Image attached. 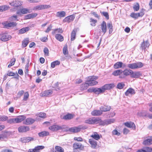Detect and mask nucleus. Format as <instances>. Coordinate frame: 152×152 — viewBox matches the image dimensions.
<instances>
[{"label": "nucleus", "mask_w": 152, "mask_h": 152, "mask_svg": "<svg viewBox=\"0 0 152 152\" xmlns=\"http://www.w3.org/2000/svg\"><path fill=\"white\" fill-rule=\"evenodd\" d=\"M28 62L26 65L25 67V74H28V67H29Z\"/></svg>", "instance_id": "69168bd1"}, {"label": "nucleus", "mask_w": 152, "mask_h": 152, "mask_svg": "<svg viewBox=\"0 0 152 152\" xmlns=\"http://www.w3.org/2000/svg\"><path fill=\"white\" fill-rule=\"evenodd\" d=\"M60 62L58 61H55L52 62L51 64V67L53 68L55 67L56 66L59 65Z\"/></svg>", "instance_id": "a18cd8bd"}, {"label": "nucleus", "mask_w": 152, "mask_h": 152, "mask_svg": "<svg viewBox=\"0 0 152 152\" xmlns=\"http://www.w3.org/2000/svg\"><path fill=\"white\" fill-rule=\"evenodd\" d=\"M73 147L75 149H80L84 148V146L80 143H75L73 145Z\"/></svg>", "instance_id": "4be33fe9"}, {"label": "nucleus", "mask_w": 152, "mask_h": 152, "mask_svg": "<svg viewBox=\"0 0 152 152\" xmlns=\"http://www.w3.org/2000/svg\"><path fill=\"white\" fill-rule=\"evenodd\" d=\"M91 137L97 140L100 139L99 135L96 132L94 134L91 135Z\"/></svg>", "instance_id": "79ce46f5"}, {"label": "nucleus", "mask_w": 152, "mask_h": 152, "mask_svg": "<svg viewBox=\"0 0 152 152\" xmlns=\"http://www.w3.org/2000/svg\"><path fill=\"white\" fill-rule=\"evenodd\" d=\"M39 117L43 118H45L46 117V114L45 113H40L38 114Z\"/></svg>", "instance_id": "0e129e2a"}, {"label": "nucleus", "mask_w": 152, "mask_h": 152, "mask_svg": "<svg viewBox=\"0 0 152 152\" xmlns=\"http://www.w3.org/2000/svg\"><path fill=\"white\" fill-rule=\"evenodd\" d=\"M141 75L140 72H134L132 71V73H131V77L132 78H138Z\"/></svg>", "instance_id": "a878e982"}, {"label": "nucleus", "mask_w": 152, "mask_h": 152, "mask_svg": "<svg viewBox=\"0 0 152 152\" xmlns=\"http://www.w3.org/2000/svg\"><path fill=\"white\" fill-rule=\"evenodd\" d=\"M65 16L66 12L64 11L58 12L56 14V16L57 17H64Z\"/></svg>", "instance_id": "393cba45"}, {"label": "nucleus", "mask_w": 152, "mask_h": 152, "mask_svg": "<svg viewBox=\"0 0 152 152\" xmlns=\"http://www.w3.org/2000/svg\"><path fill=\"white\" fill-rule=\"evenodd\" d=\"M29 30V27H26L23 28L19 31V34H22L25 33L26 32L28 31Z\"/></svg>", "instance_id": "c756f323"}, {"label": "nucleus", "mask_w": 152, "mask_h": 152, "mask_svg": "<svg viewBox=\"0 0 152 152\" xmlns=\"http://www.w3.org/2000/svg\"><path fill=\"white\" fill-rule=\"evenodd\" d=\"M130 16L132 18H134L135 19H137L138 18L137 16V14L134 12L131 13Z\"/></svg>", "instance_id": "e2e57ef3"}, {"label": "nucleus", "mask_w": 152, "mask_h": 152, "mask_svg": "<svg viewBox=\"0 0 152 152\" xmlns=\"http://www.w3.org/2000/svg\"><path fill=\"white\" fill-rule=\"evenodd\" d=\"M33 10H43L42 5H38L34 7Z\"/></svg>", "instance_id": "603ef678"}, {"label": "nucleus", "mask_w": 152, "mask_h": 152, "mask_svg": "<svg viewBox=\"0 0 152 152\" xmlns=\"http://www.w3.org/2000/svg\"><path fill=\"white\" fill-rule=\"evenodd\" d=\"M100 28L102 32L103 33V34H104L106 32L107 30L106 23L104 21H103L101 24Z\"/></svg>", "instance_id": "4468645a"}, {"label": "nucleus", "mask_w": 152, "mask_h": 152, "mask_svg": "<svg viewBox=\"0 0 152 152\" xmlns=\"http://www.w3.org/2000/svg\"><path fill=\"white\" fill-rule=\"evenodd\" d=\"M63 54L65 55L67 54L68 53L67 46H65L63 48Z\"/></svg>", "instance_id": "bf43d9fd"}, {"label": "nucleus", "mask_w": 152, "mask_h": 152, "mask_svg": "<svg viewBox=\"0 0 152 152\" xmlns=\"http://www.w3.org/2000/svg\"><path fill=\"white\" fill-rule=\"evenodd\" d=\"M8 119V117L5 115L0 116V121H6Z\"/></svg>", "instance_id": "864d4df0"}, {"label": "nucleus", "mask_w": 152, "mask_h": 152, "mask_svg": "<svg viewBox=\"0 0 152 152\" xmlns=\"http://www.w3.org/2000/svg\"><path fill=\"white\" fill-rule=\"evenodd\" d=\"M98 78V77L95 76H92L88 77L86 78L87 80L86 81L87 83L89 86H93L96 84L98 82L95 80Z\"/></svg>", "instance_id": "f257e3e1"}, {"label": "nucleus", "mask_w": 152, "mask_h": 152, "mask_svg": "<svg viewBox=\"0 0 152 152\" xmlns=\"http://www.w3.org/2000/svg\"><path fill=\"white\" fill-rule=\"evenodd\" d=\"M123 72L124 75L125 76L129 75H131V73H132V71L131 69H126L123 71Z\"/></svg>", "instance_id": "7c9ffc66"}, {"label": "nucleus", "mask_w": 152, "mask_h": 152, "mask_svg": "<svg viewBox=\"0 0 152 152\" xmlns=\"http://www.w3.org/2000/svg\"><path fill=\"white\" fill-rule=\"evenodd\" d=\"M52 91L51 90L46 91L44 92L42 94V96H48L52 94Z\"/></svg>", "instance_id": "c9c22d12"}, {"label": "nucleus", "mask_w": 152, "mask_h": 152, "mask_svg": "<svg viewBox=\"0 0 152 152\" xmlns=\"http://www.w3.org/2000/svg\"><path fill=\"white\" fill-rule=\"evenodd\" d=\"M143 66V64L141 62H137L132 64H129L127 65L128 68L131 69H136L137 68L142 67Z\"/></svg>", "instance_id": "f03ea898"}, {"label": "nucleus", "mask_w": 152, "mask_h": 152, "mask_svg": "<svg viewBox=\"0 0 152 152\" xmlns=\"http://www.w3.org/2000/svg\"><path fill=\"white\" fill-rule=\"evenodd\" d=\"M29 95L28 92H26L24 94L23 100V101H26L28 98Z\"/></svg>", "instance_id": "5fc2aeb1"}, {"label": "nucleus", "mask_w": 152, "mask_h": 152, "mask_svg": "<svg viewBox=\"0 0 152 152\" xmlns=\"http://www.w3.org/2000/svg\"><path fill=\"white\" fill-rule=\"evenodd\" d=\"M152 144V139H148L144 140L143 144L145 145H150Z\"/></svg>", "instance_id": "f704fd0d"}, {"label": "nucleus", "mask_w": 152, "mask_h": 152, "mask_svg": "<svg viewBox=\"0 0 152 152\" xmlns=\"http://www.w3.org/2000/svg\"><path fill=\"white\" fill-rule=\"evenodd\" d=\"M56 39L60 42H62L64 40L63 37L60 34H57L55 36Z\"/></svg>", "instance_id": "58836bf2"}, {"label": "nucleus", "mask_w": 152, "mask_h": 152, "mask_svg": "<svg viewBox=\"0 0 152 152\" xmlns=\"http://www.w3.org/2000/svg\"><path fill=\"white\" fill-rule=\"evenodd\" d=\"M123 72V70L121 69L117 70L113 72L112 75L114 76H117L121 75Z\"/></svg>", "instance_id": "473e14b6"}, {"label": "nucleus", "mask_w": 152, "mask_h": 152, "mask_svg": "<svg viewBox=\"0 0 152 152\" xmlns=\"http://www.w3.org/2000/svg\"><path fill=\"white\" fill-rule=\"evenodd\" d=\"M15 60H16L15 58H12L10 62V64L8 66V67L10 68L11 66L13 65L15 63Z\"/></svg>", "instance_id": "8fccbe9b"}, {"label": "nucleus", "mask_w": 152, "mask_h": 152, "mask_svg": "<svg viewBox=\"0 0 152 152\" xmlns=\"http://www.w3.org/2000/svg\"><path fill=\"white\" fill-rule=\"evenodd\" d=\"M34 140V139L33 138L28 137L21 138L20 140L23 143H26Z\"/></svg>", "instance_id": "a211bd4d"}, {"label": "nucleus", "mask_w": 152, "mask_h": 152, "mask_svg": "<svg viewBox=\"0 0 152 152\" xmlns=\"http://www.w3.org/2000/svg\"><path fill=\"white\" fill-rule=\"evenodd\" d=\"M107 26L108 28H109V34H110L113 31L112 24L111 23H107Z\"/></svg>", "instance_id": "c03bdc74"}, {"label": "nucleus", "mask_w": 152, "mask_h": 152, "mask_svg": "<svg viewBox=\"0 0 152 152\" xmlns=\"http://www.w3.org/2000/svg\"><path fill=\"white\" fill-rule=\"evenodd\" d=\"M49 133L47 131H44L38 133L39 136L40 137H44L49 135Z\"/></svg>", "instance_id": "2f4dec72"}, {"label": "nucleus", "mask_w": 152, "mask_h": 152, "mask_svg": "<svg viewBox=\"0 0 152 152\" xmlns=\"http://www.w3.org/2000/svg\"><path fill=\"white\" fill-rule=\"evenodd\" d=\"M55 149L56 152H64V150L63 148L59 146H56Z\"/></svg>", "instance_id": "de8ad7c7"}, {"label": "nucleus", "mask_w": 152, "mask_h": 152, "mask_svg": "<svg viewBox=\"0 0 152 152\" xmlns=\"http://www.w3.org/2000/svg\"><path fill=\"white\" fill-rule=\"evenodd\" d=\"M125 85L124 83L121 82L118 83L117 86V88L119 89H122Z\"/></svg>", "instance_id": "09e8293b"}, {"label": "nucleus", "mask_w": 152, "mask_h": 152, "mask_svg": "<svg viewBox=\"0 0 152 152\" xmlns=\"http://www.w3.org/2000/svg\"><path fill=\"white\" fill-rule=\"evenodd\" d=\"M149 44L148 40L144 41L143 40V42L141 44L140 48L142 50H145L146 48H148L149 46Z\"/></svg>", "instance_id": "9b49d317"}, {"label": "nucleus", "mask_w": 152, "mask_h": 152, "mask_svg": "<svg viewBox=\"0 0 152 152\" xmlns=\"http://www.w3.org/2000/svg\"><path fill=\"white\" fill-rule=\"evenodd\" d=\"M89 142L91 145V147L93 148H95L97 146V142L96 141L94 140L93 139H90L89 140Z\"/></svg>", "instance_id": "412c9836"}, {"label": "nucleus", "mask_w": 152, "mask_h": 152, "mask_svg": "<svg viewBox=\"0 0 152 152\" xmlns=\"http://www.w3.org/2000/svg\"><path fill=\"white\" fill-rule=\"evenodd\" d=\"M20 119V121L21 122L26 118V117L24 115H20L18 116Z\"/></svg>", "instance_id": "338daca9"}, {"label": "nucleus", "mask_w": 152, "mask_h": 152, "mask_svg": "<svg viewBox=\"0 0 152 152\" xmlns=\"http://www.w3.org/2000/svg\"><path fill=\"white\" fill-rule=\"evenodd\" d=\"M22 2L19 1H15L10 3V4L11 6L18 7L21 6L22 4Z\"/></svg>", "instance_id": "ddd939ff"}, {"label": "nucleus", "mask_w": 152, "mask_h": 152, "mask_svg": "<svg viewBox=\"0 0 152 152\" xmlns=\"http://www.w3.org/2000/svg\"><path fill=\"white\" fill-rule=\"evenodd\" d=\"M100 13L105 17L107 19H109V16L108 12H100Z\"/></svg>", "instance_id": "4d7b16f0"}, {"label": "nucleus", "mask_w": 152, "mask_h": 152, "mask_svg": "<svg viewBox=\"0 0 152 152\" xmlns=\"http://www.w3.org/2000/svg\"><path fill=\"white\" fill-rule=\"evenodd\" d=\"M15 119L14 118H11L9 119H7V122L8 123H10V124H13V123H15Z\"/></svg>", "instance_id": "680f3d73"}, {"label": "nucleus", "mask_w": 152, "mask_h": 152, "mask_svg": "<svg viewBox=\"0 0 152 152\" xmlns=\"http://www.w3.org/2000/svg\"><path fill=\"white\" fill-rule=\"evenodd\" d=\"M75 17V15H71L68 16L65 18L63 20L64 22H68L69 23L73 21Z\"/></svg>", "instance_id": "1a4fd4ad"}, {"label": "nucleus", "mask_w": 152, "mask_h": 152, "mask_svg": "<svg viewBox=\"0 0 152 152\" xmlns=\"http://www.w3.org/2000/svg\"><path fill=\"white\" fill-rule=\"evenodd\" d=\"M18 130L20 132H23L28 131L29 130V128L28 126H21L18 127Z\"/></svg>", "instance_id": "f8f14e48"}, {"label": "nucleus", "mask_w": 152, "mask_h": 152, "mask_svg": "<svg viewBox=\"0 0 152 152\" xmlns=\"http://www.w3.org/2000/svg\"><path fill=\"white\" fill-rule=\"evenodd\" d=\"M115 121V120L113 118L108 119L107 120H104L102 124L103 125H107L114 123Z\"/></svg>", "instance_id": "6ab92c4d"}, {"label": "nucleus", "mask_w": 152, "mask_h": 152, "mask_svg": "<svg viewBox=\"0 0 152 152\" xmlns=\"http://www.w3.org/2000/svg\"><path fill=\"white\" fill-rule=\"evenodd\" d=\"M44 52L45 55L48 56H49V53L48 49L46 47L44 49Z\"/></svg>", "instance_id": "052dcab7"}, {"label": "nucleus", "mask_w": 152, "mask_h": 152, "mask_svg": "<svg viewBox=\"0 0 152 152\" xmlns=\"http://www.w3.org/2000/svg\"><path fill=\"white\" fill-rule=\"evenodd\" d=\"M31 12L30 11V10L26 8H23L21 9V13L23 14H26Z\"/></svg>", "instance_id": "49530a36"}, {"label": "nucleus", "mask_w": 152, "mask_h": 152, "mask_svg": "<svg viewBox=\"0 0 152 152\" xmlns=\"http://www.w3.org/2000/svg\"><path fill=\"white\" fill-rule=\"evenodd\" d=\"M49 129L52 131H57L62 129V127L60 126L54 125L50 126Z\"/></svg>", "instance_id": "6e6552de"}, {"label": "nucleus", "mask_w": 152, "mask_h": 152, "mask_svg": "<svg viewBox=\"0 0 152 152\" xmlns=\"http://www.w3.org/2000/svg\"><path fill=\"white\" fill-rule=\"evenodd\" d=\"M10 7L7 5H3L0 6V12H3L8 10Z\"/></svg>", "instance_id": "a19ab883"}, {"label": "nucleus", "mask_w": 152, "mask_h": 152, "mask_svg": "<svg viewBox=\"0 0 152 152\" xmlns=\"http://www.w3.org/2000/svg\"><path fill=\"white\" fill-rule=\"evenodd\" d=\"M89 86V85H88L86 81L85 83L82 84L81 85L80 89L82 90H85Z\"/></svg>", "instance_id": "37998d69"}, {"label": "nucleus", "mask_w": 152, "mask_h": 152, "mask_svg": "<svg viewBox=\"0 0 152 152\" xmlns=\"http://www.w3.org/2000/svg\"><path fill=\"white\" fill-rule=\"evenodd\" d=\"M37 15V13H34L26 15L25 16V18L26 19H28L35 17Z\"/></svg>", "instance_id": "b1692460"}, {"label": "nucleus", "mask_w": 152, "mask_h": 152, "mask_svg": "<svg viewBox=\"0 0 152 152\" xmlns=\"http://www.w3.org/2000/svg\"><path fill=\"white\" fill-rule=\"evenodd\" d=\"M11 38V36L7 34H4L2 35L1 40L3 41H7Z\"/></svg>", "instance_id": "2eb2a0df"}, {"label": "nucleus", "mask_w": 152, "mask_h": 152, "mask_svg": "<svg viewBox=\"0 0 152 152\" xmlns=\"http://www.w3.org/2000/svg\"><path fill=\"white\" fill-rule=\"evenodd\" d=\"M146 152H151L152 151V148H151L148 147H146L144 148Z\"/></svg>", "instance_id": "774afa93"}, {"label": "nucleus", "mask_w": 152, "mask_h": 152, "mask_svg": "<svg viewBox=\"0 0 152 152\" xmlns=\"http://www.w3.org/2000/svg\"><path fill=\"white\" fill-rule=\"evenodd\" d=\"M124 125L126 127L129 128H135V125L134 123L132 122H126L124 123Z\"/></svg>", "instance_id": "cd10ccee"}, {"label": "nucleus", "mask_w": 152, "mask_h": 152, "mask_svg": "<svg viewBox=\"0 0 152 152\" xmlns=\"http://www.w3.org/2000/svg\"><path fill=\"white\" fill-rule=\"evenodd\" d=\"M114 85L112 84H106L101 88V89L102 91L104 93L106 90H109L114 86Z\"/></svg>", "instance_id": "9d476101"}, {"label": "nucleus", "mask_w": 152, "mask_h": 152, "mask_svg": "<svg viewBox=\"0 0 152 152\" xmlns=\"http://www.w3.org/2000/svg\"><path fill=\"white\" fill-rule=\"evenodd\" d=\"M94 93L96 94H99L103 93L101 88H94Z\"/></svg>", "instance_id": "e433bc0d"}, {"label": "nucleus", "mask_w": 152, "mask_h": 152, "mask_svg": "<svg viewBox=\"0 0 152 152\" xmlns=\"http://www.w3.org/2000/svg\"><path fill=\"white\" fill-rule=\"evenodd\" d=\"M99 119L96 118H90L85 121V123L89 124H96L99 123Z\"/></svg>", "instance_id": "39448f33"}, {"label": "nucleus", "mask_w": 152, "mask_h": 152, "mask_svg": "<svg viewBox=\"0 0 152 152\" xmlns=\"http://www.w3.org/2000/svg\"><path fill=\"white\" fill-rule=\"evenodd\" d=\"M123 63L121 62H118L115 63L113 66L114 68L115 69L121 68L122 67Z\"/></svg>", "instance_id": "bb28decb"}, {"label": "nucleus", "mask_w": 152, "mask_h": 152, "mask_svg": "<svg viewBox=\"0 0 152 152\" xmlns=\"http://www.w3.org/2000/svg\"><path fill=\"white\" fill-rule=\"evenodd\" d=\"M76 31H77L76 29H74L72 31L71 34V41H73L75 39L76 37Z\"/></svg>", "instance_id": "72a5a7b5"}, {"label": "nucleus", "mask_w": 152, "mask_h": 152, "mask_svg": "<svg viewBox=\"0 0 152 152\" xmlns=\"http://www.w3.org/2000/svg\"><path fill=\"white\" fill-rule=\"evenodd\" d=\"M139 8L140 6L139 4L138 3L134 4L133 7V9L135 11H138L139 10Z\"/></svg>", "instance_id": "3c124183"}, {"label": "nucleus", "mask_w": 152, "mask_h": 152, "mask_svg": "<svg viewBox=\"0 0 152 152\" xmlns=\"http://www.w3.org/2000/svg\"><path fill=\"white\" fill-rule=\"evenodd\" d=\"M111 109V107L109 106L104 105L101 106L100 109L102 112H106L109 111Z\"/></svg>", "instance_id": "aec40b11"}, {"label": "nucleus", "mask_w": 152, "mask_h": 152, "mask_svg": "<svg viewBox=\"0 0 152 152\" xmlns=\"http://www.w3.org/2000/svg\"><path fill=\"white\" fill-rule=\"evenodd\" d=\"M83 128L82 126L80 125L77 127H71L69 129V131L74 133L77 132H79Z\"/></svg>", "instance_id": "0eeeda50"}, {"label": "nucleus", "mask_w": 152, "mask_h": 152, "mask_svg": "<svg viewBox=\"0 0 152 152\" xmlns=\"http://www.w3.org/2000/svg\"><path fill=\"white\" fill-rule=\"evenodd\" d=\"M102 114V111L99 110H94L92 112L91 114L94 116H99Z\"/></svg>", "instance_id": "c85d7f7f"}, {"label": "nucleus", "mask_w": 152, "mask_h": 152, "mask_svg": "<svg viewBox=\"0 0 152 152\" xmlns=\"http://www.w3.org/2000/svg\"><path fill=\"white\" fill-rule=\"evenodd\" d=\"M45 148V146L43 145H39L36 146L34 149H29L28 152H39L41 150Z\"/></svg>", "instance_id": "423d86ee"}, {"label": "nucleus", "mask_w": 152, "mask_h": 152, "mask_svg": "<svg viewBox=\"0 0 152 152\" xmlns=\"http://www.w3.org/2000/svg\"><path fill=\"white\" fill-rule=\"evenodd\" d=\"M135 94L134 89L131 88H129L125 92V95L126 96H129L130 95H133Z\"/></svg>", "instance_id": "dca6fc26"}, {"label": "nucleus", "mask_w": 152, "mask_h": 152, "mask_svg": "<svg viewBox=\"0 0 152 152\" xmlns=\"http://www.w3.org/2000/svg\"><path fill=\"white\" fill-rule=\"evenodd\" d=\"M61 118L64 120H70L73 118V116L71 114H68L64 116H61Z\"/></svg>", "instance_id": "5701e85b"}, {"label": "nucleus", "mask_w": 152, "mask_h": 152, "mask_svg": "<svg viewBox=\"0 0 152 152\" xmlns=\"http://www.w3.org/2000/svg\"><path fill=\"white\" fill-rule=\"evenodd\" d=\"M90 22L92 23L91 24V25L92 26H94L96 25V23L97 22V20L91 18H90Z\"/></svg>", "instance_id": "6e6d98bb"}, {"label": "nucleus", "mask_w": 152, "mask_h": 152, "mask_svg": "<svg viewBox=\"0 0 152 152\" xmlns=\"http://www.w3.org/2000/svg\"><path fill=\"white\" fill-rule=\"evenodd\" d=\"M35 121V120L32 118H27L23 122V124L27 125L31 124L34 123Z\"/></svg>", "instance_id": "f3484780"}, {"label": "nucleus", "mask_w": 152, "mask_h": 152, "mask_svg": "<svg viewBox=\"0 0 152 152\" xmlns=\"http://www.w3.org/2000/svg\"><path fill=\"white\" fill-rule=\"evenodd\" d=\"M144 10L142 9L140 12L137 13L138 17H142L144 14Z\"/></svg>", "instance_id": "13d9d810"}, {"label": "nucleus", "mask_w": 152, "mask_h": 152, "mask_svg": "<svg viewBox=\"0 0 152 152\" xmlns=\"http://www.w3.org/2000/svg\"><path fill=\"white\" fill-rule=\"evenodd\" d=\"M2 24L6 28H10L14 27L17 25V23L15 22H5L2 23Z\"/></svg>", "instance_id": "7ed1b4c3"}, {"label": "nucleus", "mask_w": 152, "mask_h": 152, "mask_svg": "<svg viewBox=\"0 0 152 152\" xmlns=\"http://www.w3.org/2000/svg\"><path fill=\"white\" fill-rule=\"evenodd\" d=\"M63 31L62 28H59L55 29L52 32V34L54 35L57 33H62Z\"/></svg>", "instance_id": "4c0bfd02"}, {"label": "nucleus", "mask_w": 152, "mask_h": 152, "mask_svg": "<svg viewBox=\"0 0 152 152\" xmlns=\"http://www.w3.org/2000/svg\"><path fill=\"white\" fill-rule=\"evenodd\" d=\"M1 134L2 140L5 139H7L12 134V132L8 131L6 130L2 131Z\"/></svg>", "instance_id": "20e7f679"}, {"label": "nucleus", "mask_w": 152, "mask_h": 152, "mask_svg": "<svg viewBox=\"0 0 152 152\" xmlns=\"http://www.w3.org/2000/svg\"><path fill=\"white\" fill-rule=\"evenodd\" d=\"M29 42L28 38H26L22 42V46L23 48L26 47Z\"/></svg>", "instance_id": "ea45409f"}]
</instances>
